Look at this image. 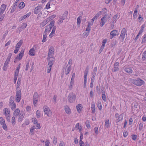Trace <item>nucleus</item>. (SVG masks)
I'll return each instance as SVG.
<instances>
[{
    "instance_id": "6e6d98bb",
    "label": "nucleus",
    "mask_w": 146,
    "mask_h": 146,
    "mask_svg": "<svg viewBox=\"0 0 146 146\" xmlns=\"http://www.w3.org/2000/svg\"><path fill=\"white\" fill-rule=\"evenodd\" d=\"M101 13H102L103 14H105L106 13L107 11V9L105 8H104L102 9V11H101Z\"/></svg>"
},
{
    "instance_id": "7ed1b4c3",
    "label": "nucleus",
    "mask_w": 146,
    "mask_h": 146,
    "mask_svg": "<svg viewBox=\"0 0 146 146\" xmlns=\"http://www.w3.org/2000/svg\"><path fill=\"white\" fill-rule=\"evenodd\" d=\"M132 82L133 84L138 86H140L144 83L143 80L139 78L137 80H133Z\"/></svg>"
},
{
    "instance_id": "20e7f679",
    "label": "nucleus",
    "mask_w": 146,
    "mask_h": 146,
    "mask_svg": "<svg viewBox=\"0 0 146 146\" xmlns=\"http://www.w3.org/2000/svg\"><path fill=\"white\" fill-rule=\"evenodd\" d=\"M54 23L55 21L54 20L51 21L50 24L46 26L44 33L50 32L52 28L54 27Z\"/></svg>"
},
{
    "instance_id": "dca6fc26",
    "label": "nucleus",
    "mask_w": 146,
    "mask_h": 146,
    "mask_svg": "<svg viewBox=\"0 0 146 146\" xmlns=\"http://www.w3.org/2000/svg\"><path fill=\"white\" fill-rule=\"evenodd\" d=\"M6 5L5 4L2 5L0 8V15H2L6 9Z\"/></svg>"
},
{
    "instance_id": "8fccbe9b",
    "label": "nucleus",
    "mask_w": 146,
    "mask_h": 146,
    "mask_svg": "<svg viewBox=\"0 0 146 146\" xmlns=\"http://www.w3.org/2000/svg\"><path fill=\"white\" fill-rule=\"evenodd\" d=\"M47 37L46 35L44 34L43 35V38L42 40V42H45L46 40V38Z\"/></svg>"
},
{
    "instance_id": "a18cd8bd",
    "label": "nucleus",
    "mask_w": 146,
    "mask_h": 146,
    "mask_svg": "<svg viewBox=\"0 0 146 146\" xmlns=\"http://www.w3.org/2000/svg\"><path fill=\"white\" fill-rule=\"evenodd\" d=\"M90 25H91L92 24H91L90 22H89L87 25V27L86 29V31H90Z\"/></svg>"
},
{
    "instance_id": "4c0bfd02",
    "label": "nucleus",
    "mask_w": 146,
    "mask_h": 146,
    "mask_svg": "<svg viewBox=\"0 0 146 146\" xmlns=\"http://www.w3.org/2000/svg\"><path fill=\"white\" fill-rule=\"evenodd\" d=\"M23 43V41L22 40H21L19 41L15 47L18 48H19L22 45Z\"/></svg>"
},
{
    "instance_id": "9d476101",
    "label": "nucleus",
    "mask_w": 146,
    "mask_h": 146,
    "mask_svg": "<svg viewBox=\"0 0 146 146\" xmlns=\"http://www.w3.org/2000/svg\"><path fill=\"white\" fill-rule=\"evenodd\" d=\"M107 18V17L104 16L101 19L100 26L101 27H102L104 26L106 21Z\"/></svg>"
},
{
    "instance_id": "0eeeda50",
    "label": "nucleus",
    "mask_w": 146,
    "mask_h": 146,
    "mask_svg": "<svg viewBox=\"0 0 146 146\" xmlns=\"http://www.w3.org/2000/svg\"><path fill=\"white\" fill-rule=\"evenodd\" d=\"M33 103L34 106H36V104L38 100V96L36 92H35L33 96Z\"/></svg>"
},
{
    "instance_id": "aec40b11",
    "label": "nucleus",
    "mask_w": 146,
    "mask_h": 146,
    "mask_svg": "<svg viewBox=\"0 0 146 146\" xmlns=\"http://www.w3.org/2000/svg\"><path fill=\"white\" fill-rule=\"evenodd\" d=\"M19 0H16L14 4V5L12 7V9L11 11L10 12L11 13H13L15 10L17 6V3Z\"/></svg>"
},
{
    "instance_id": "4468645a",
    "label": "nucleus",
    "mask_w": 146,
    "mask_h": 146,
    "mask_svg": "<svg viewBox=\"0 0 146 146\" xmlns=\"http://www.w3.org/2000/svg\"><path fill=\"white\" fill-rule=\"evenodd\" d=\"M0 123L2 125L3 128H7L4 119L2 117H0Z\"/></svg>"
},
{
    "instance_id": "79ce46f5",
    "label": "nucleus",
    "mask_w": 146,
    "mask_h": 146,
    "mask_svg": "<svg viewBox=\"0 0 146 146\" xmlns=\"http://www.w3.org/2000/svg\"><path fill=\"white\" fill-rule=\"evenodd\" d=\"M14 98L13 96H11L9 99V104L14 103Z\"/></svg>"
},
{
    "instance_id": "680f3d73",
    "label": "nucleus",
    "mask_w": 146,
    "mask_h": 146,
    "mask_svg": "<svg viewBox=\"0 0 146 146\" xmlns=\"http://www.w3.org/2000/svg\"><path fill=\"white\" fill-rule=\"evenodd\" d=\"M118 17V15H115L113 17V22H114V21H115L117 19V17Z\"/></svg>"
},
{
    "instance_id": "ddd939ff",
    "label": "nucleus",
    "mask_w": 146,
    "mask_h": 146,
    "mask_svg": "<svg viewBox=\"0 0 146 146\" xmlns=\"http://www.w3.org/2000/svg\"><path fill=\"white\" fill-rule=\"evenodd\" d=\"M124 70L125 72L129 74L132 73L133 72L131 68L129 66L125 67L124 68Z\"/></svg>"
},
{
    "instance_id": "864d4df0",
    "label": "nucleus",
    "mask_w": 146,
    "mask_h": 146,
    "mask_svg": "<svg viewBox=\"0 0 146 146\" xmlns=\"http://www.w3.org/2000/svg\"><path fill=\"white\" fill-rule=\"evenodd\" d=\"M97 68L96 67H94V68L92 74H96L97 71Z\"/></svg>"
},
{
    "instance_id": "052dcab7",
    "label": "nucleus",
    "mask_w": 146,
    "mask_h": 146,
    "mask_svg": "<svg viewBox=\"0 0 146 146\" xmlns=\"http://www.w3.org/2000/svg\"><path fill=\"white\" fill-rule=\"evenodd\" d=\"M21 99V97H16L15 98V101L17 102H19Z\"/></svg>"
},
{
    "instance_id": "bf43d9fd",
    "label": "nucleus",
    "mask_w": 146,
    "mask_h": 146,
    "mask_svg": "<svg viewBox=\"0 0 146 146\" xmlns=\"http://www.w3.org/2000/svg\"><path fill=\"white\" fill-rule=\"evenodd\" d=\"M132 137V139L134 140H135L137 137V135H131Z\"/></svg>"
},
{
    "instance_id": "39448f33",
    "label": "nucleus",
    "mask_w": 146,
    "mask_h": 146,
    "mask_svg": "<svg viewBox=\"0 0 146 146\" xmlns=\"http://www.w3.org/2000/svg\"><path fill=\"white\" fill-rule=\"evenodd\" d=\"M127 31L125 28H123L121 31V35L119 39L121 41H123L125 38V36L127 34Z\"/></svg>"
},
{
    "instance_id": "f257e3e1",
    "label": "nucleus",
    "mask_w": 146,
    "mask_h": 146,
    "mask_svg": "<svg viewBox=\"0 0 146 146\" xmlns=\"http://www.w3.org/2000/svg\"><path fill=\"white\" fill-rule=\"evenodd\" d=\"M3 113L5 116V117L7 121L8 122H10L11 118L10 110L7 108L4 109Z\"/></svg>"
},
{
    "instance_id": "3c124183",
    "label": "nucleus",
    "mask_w": 146,
    "mask_h": 146,
    "mask_svg": "<svg viewBox=\"0 0 146 146\" xmlns=\"http://www.w3.org/2000/svg\"><path fill=\"white\" fill-rule=\"evenodd\" d=\"M90 31H87V32L84 33H83L84 36V37H87L89 35Z\"/></svg>"
},
{
    "instance_id": "1a4fd4ad",
    "label": "nucleus",
    "mask_w": 146,
    "mask_h": 146,
    "mask_svg": "<svg viewBox=\"0 0 146 146\" xmlns=\"http://www.w3.org/2000/svg\"><path fill=\"white\" fill-rule=\"evenodd\" d=\"M24 49H22L19 54L15 58V59H18L19 60H21L23 55Z\"/></svg>"
},
{
    "instance_id": "cd10ccee",
    "label": "nucleus",
    "mask_w": 146,
    "mask_h": 146,
    "mask_svg": "<svg viewBox=\"0 0 146 146\" xmlns=\"http://www.w3.org/2000/svg\"><path fill=\"white\" fill-rule=\"evenodd\" d=\"M25 115L23 113H20L19 116L18 121L19 122L21 121L24 117Z\"/></svg>"
},
{
    "instance_id": "603ef678",
    "label": "nucleus",
    "mask_w": 146,
    "mask_h": 146,
    "mask_svg": "<svg viewBox=\"0 0 146 146\" xmlns=\"http://www.w3.org/2000/svg\"><path fill=\"white\" fill-rule=\"evenodd\" d=\"M49 66H48L47 67V72L48 73H49L51 70V68L52 67V66H51L50 65H48Z\"/></svg>"
},
{
    "instance_id": "f03ea898",
    "label": "nucleus",
    "mask_w": 146,
    "mask_h": 146,
    "mask_svg": "<svg viewBox=\"0 0 146 146\" xmlns=\"http://www.w3.org/2000/svg\"><path fill=\"white\" fill-rule=\"evenodd\" d=\"M68 100L70 103H74L76 99V96L73 92L70 93L68 95L67 98Z\"/></svg>"
},
{
    "instance_id": "774afa93",
    "label": "nucleus",
    "mask_w": 146,
    "mask_h": 146,
    "mask_svg": "<svg viewBox=\"0 0 146 146\" xmlns=\"http://www.w3.org/2000/svg\"><path fill=\"white\" fill-rule=\"evenodd\" d=\"M65 145L64 142L61 141L60 142L59 144V146H65Z\"/></svg>"
},
{
    "instance_id": "e433bc0d",
    "label": "nucleus",
    "mask_w": 146,
    "mask_h": 146,
    "mask_svg": "<svg viewBox=\"0 0 146 146\" xmlns=\"http://www.w3.org/2000/svg\"><path fill=\"white\" fill-rule=\"evenodd\" d=\"M25 4L23 2H21L18 6V7L19 8L22 9L25 6Z\"/></svg>"
},
{
    "instance_id": "bb28decb",
    "label": "nucleus",
    "mask_w": 146,
    "mask_h": 146,
    "mask_svg": "<svg viewBox=\"0 0 146 146\" xmlns=\"http://www.w3.org/2000/svg\"><path fill=\"white\" fill-rule=\"evenodd\" d=\"M35 49L34 47H33L31 49L29 52V54L31 56H34L35 54Z\"/></svg>"
},
{
    "instance_id": "c756f323",
    "label": "nucleus",
    "mask_w": 146,
    "mask_h": 146,
    "mask_svg": "<svg viewBox=\"0 0 146 146\" xmlns=\"http://www.w3.org/2000/svg\"><path fill=\"white\" fill-rule=\"evenodd\" d=\"M82 106L81 104H78L76 106V108L77 111L79 113H80L81 111V109L82 108Z\"/></svg>"
},
{
    "instance_id": "de8ad7c7",
    "label": "nucleus",
    "mask_w": 146,
    "mask_h": 146,
    "mask_svg": "<svg viewBox=\"0 0 146 146\" xmlns=\"http://www.w3.org/2000/svg\"><path fill=\"white\" fill-rule=\"evenodd\" d=\"M36 117L37 118H39L40 116V111L39 110H37L36 112Z\"/></svg>"
},
{
    "instance_id": "0e129e2a",
    "label": "nucleus",
    "mask_w": 146,
    "mask_h": 146,
    "mask_svg": "<svg viewBox=\"0 0 146 146\" xmlns=\"http://www.w3.org/2000/svg\"><path fill=\"white\" fill-rule=\"evenodd\" d=\"M51 18H48L46 19H45L43 21L45 22V23L46 24L47 23H48L49 21H50V19H51Z\"/></svg>"
},
{
    "instance_id": "2f4dec72",
    "label": "nucleus",
    "mask_w": 146,
    "mask_h": 146,
    "mask_svg": "<svg viewBox=\"0 0 146 146\" xmlns=\"http://www.w3.org/2000/svg\"><path fill=\"white\" fill-rule=\"evenodd\" d=\"M9 105L10 106L11 109L13 110L16 108V105L14 103L9 104Z\"/></svg>"
},
{
    "instance_id": "b1692460",
    "label": "nucleus",
    "mask_w": 146,
    "mask_h": 146,
    "mask_svg": "<svg viewBox=\"0 0 146 146\" xmlns=\"http://www.w3.org/2000/svg\"><path fill=\"white\" fill-rule=\"evenodd\" d=\"M40 6H37L35 7L34 11V13L35 14H37L40 11L41 8Z\"/></svg>"
},
{
    "instance_id": "412c9836",
    "label": "nucleus",
    "mask_w": 146,
    "mask_h": 146,
    "mask_svg": "<svg viewBox=\"0 0 146 146\" xmlns=\"http://www.w3.org/2000/svg\"><path fill=\"white\" fill-rule=\"evenodd\" d=\"M27 25L24 23H23L21 25V26L19 28H18L17 29V30H19V32L21 31L22 30L21 29H24L27 26Z\"/></svg>"
},
{
    "instance_id": "a878e982",
    "label": "nucleus",
    "mask_w": 146,
    "mask_h": 146,
    "mask_svg": "<svg viewBox=\"0 0 146 146\" xmlns=\"http://www.w3.org/2000/svg\"><path fill=\"white\" fill-rule=\"evenodd\" d=\"M91 108L92 113H94L95 112V103L94 102H92Z\"/></svg>"
},
{
    "instance_id": "7c9ffc66",
    "label": "nucleus",
    "mask_w": 146,
    "mask_h": 146,
    "mask_svg": "<svg viewBox=\"0 0 146 146\" xmlns=\"http://www.w3.org/2000/svg\"><path fill=\"white\" fill-rule=\"evenodd\" d=\"M89 71V67L88 66L86 68L84 72V77H87Z\"/></svg>"
},
{
    "instance_id": "9b49d317",
    "label": "nucleus",
    "mask_w": 146,
    "mask_h": 146,
    "mask_svg": "<svg viewBox=\"0 0 146 146\" xmlns=\"http://www.w3.org/2000/svg\"><path fill=\"white\" fill-rule=\"evenodd\" d=\"M54 52V48L52 46H51L49 50L48 55L49 57L53 56Z\"/></svg>"
},
{
    "instance_id": "5701e85b",
    "label": "nucleus",
    "mask_w": 146,
    "mask_h": 146,
    "mask_svg": "<svg viewBox=\"0 0 146 146\" xmlns=\"http://www.w3.org/2000/svg\"><path fill=\"white\" fill-rule=\"evenodd\" d=\"M56 28V26L54 27L53 28L52 31L49 36L50 38H52L53 36L55 34Z\"/></svg>"
},
{
    "instance_id": "09e8293b",
    "label": "nucleus",
    "mask_w": 146,
    "mask_h": 146,
    "mask_svg": "<svg viewBox=\"0 0 146 146\" xmlns=\"http://www.w3.org/2000/svg\"><path fill=\"white\" fill-rule=\"evenodd\" d=\"M15 117L13 116L11 119V123L13 125H14L15 124Z\"/></svg>"
},
{
    "instance_id": "f8f14e48",
    "label": "nucleus",
    "mask_w": 146,
    "mask_h": 146,
    "mask_svg": "<svg viewBox=\"0 0 146 146\" xmlns=\"http://www.w3.org/2000/svg\"><path fill=\"white\" fill-rule=\"evenodd\" d=\"M48 65L52 66L54 64V58L53 56H48Z\"/></svg>"
},
{
    "instance_id": "4d7b16f0",
    "label": "nucleus",
    "mask_w": 146,
    "mask_h": 146,
    "mask_svg": "<svg viewBox=\"0 0 146 146\" xmlns=\"http://www.w3.org/2000/svg\"><path fill=\"white\" fill-rule=\"evenodd\" d=\"M29 121L28 120H27V121L25 122V123H24L23 124V127H26V126H25V125H29Z\"/></svg>"
},
{
    "instance_id": "f704fd0d",
    "label": "nucleus",
    "mask_w": 146,
    "mask_h": 146,
    "mask_svg": "<svg viewBox=\"0 0 146 146\" xmlns=\"http://www.w3.org/2000/svg\"><path fill=\"white\" fill-rule=\"evenodd\" d=\"M74 81L71 80L69 86L68 87V90H71L72 88V86L74 85Z\"/></svg>"
},
{
    "instance_id": "a211bd4d",
    "label": "nucleus",
    "mask_w": 146,
    "mask_h": 146,
    "mask_svg": "<svg viewBox=\"0 0 146 146\" xmlns=\"http://www.w3.org/2000/svg\"><path fill=\"white\" fill-rule=\"evenodd\" d=\"M20 113V110L18 108L16 109L14 111L13 115L15 117H17L19 115Z\"/></svg>"
},
{
    "instance_id": "f3484780",
    "label": "nucleus",
    "mask_w": 146,
    "mask_h": 146,
    "mask_svg": "<svg viewBox=\"0 0 146 146\" xmlns=\"http://www.w3.org/2000/svg\"><path fill=\"white\" fill-rule=\"evenodd\" d=\"M117 33L118 31L117 30H113L111 31L110 33V35H111L110 36V38L112 39L113 37L116 36Z\"/></svg>"
},
{
    "instance_id": "49530a36",
    "label": "nucleus",
    "mask_w": 146,
    "mask_h": 146,
    "mask_svg": "<svg viewBox=\"0 0 146 146\" xmlns=\"http://www.w3.org/2000/svg\"><path fill=\"white\" fill-rule=\"evenodd\" d=\"M53 1V0H50L49 2H48L47 3V4H46V8L47 9H49V8H50V2H51L52 1Z\"/></svg>"
},
{
    "instance_id": "c9c22d12",
    "label": "nucleus",
    "mask_w": 146,
    "mask_h": 146,
    "mask_svg": "<svg viewBox=\"0 0 146 146\" xmlns=\"http://www.w3.org/2000/svg\"><path fill=\"white\" fill-rule=\"evenodd\" d=\"M142 61L146 60V50L144 51L142 54Z\"/></svg>"
},
{
    "instance_id": "13d9d810",
    "label": "nucleus",
    "mask_w": 146,
    "mask_h": 146,
    "mask_svg": "<svg viewBox=\"0 0 146 146\" xmlns=\"http://www.w3.org/2000/svg\"><path fill=\"white\" fill-rule=\"evenodd\" d=\"M105 46L102 45L99 51V54H100L103 50Z\"/></svg>"
},
{
    "instance_id": "338daca9",
    "label": "nucleus",
    "mask_w": 146,
    "mask_h": 146,
    "mask_svg": "<svg viewBox=\"0 0 146 146\" xmlns=\"http://www.w3.org/2000/svg\"><path fill=\"white\" fill-rule=\"evenodd\" d=\"M128 135V133L126 131H125L123 133V136L124 137H126Z\"/></svg>"
},
{
    "instance_id": "393cba45",
    "label": "nucleus",
    "mask_w": 146,
    "mask_h": 146,
    "mask_svg": "<svg viewBox=\"0 0 146 146\" xmlns=\"http://www.w3.org/2000/svg\"><path fill=\"white\" fill-rule=\"evenodd\" d=\"M33 121L34 123L36 125V126L38 128H40V125L39 123L37 122V120L35 118L33 119Z\"/></svg>"
},
{
    "instance_id": "6e6552de",
    "label": "nucleus",
    "mask_w": 146,
    "mask_h": 146,
    "mask_svg": "<svg viewBox=\"0 0 146 146\" xmlns=\"http://www.w3.org/2000/svg\"><path fill=\"white\" fill-rule=\"evenodd\" d=\"M45 114H46L47 116L49 117L51 116L52 115V112L50 109L48 108H45L44 110Z\"/></svg>"
},
{
    "instance_id": "2eb2a0df",
    "label": "nucleus",
    "mask_w": 146,
    "mask_h": 146,
    "mask_svg": "<svg viewBox=\"0 0 146 146\" xmlns=\"http://www.w3.org/2000/svg\"><path fill=\"white\" fill-rule=\"evenodd\" d=\"M71 70V67L70 65H67L65 70V73L66 75L68 74Z\"/></svg>"
},
{
    "instance_id": "72a5a7b5",
    "label": "nucleus",
    "mask_w": 146,
    "mask_h": 146,
    "mask_svg": "<svg viewBox=\"0 0 146 146\" xmlns=\"http://www.w3.org/2000/svg\"><path fill=\"white\" fill-rule=\"evenodd\" d=\"M97 106L99 110H101L102 107L101 103L100 101H98L97 102Z\"/></svg>"
},
{
    "instance_id": "e2e57ef3",
    "label": "nucleus",
    "mask_w": 146,
    "mask_h": 146,
    "mask_svg": "<svg viewBox=\"0 0 146 146\" xmlns=\"http://www.w3.org/2000/svg\"><path fill=\"white\" fill-rule=\"evenodd\" d=\"M57 97V96L56 95H55L54 96L53 98V100L54 103V104H55L56 102Z\"/></svg>"
},
{
    "instance_id": "5fc2aeb1",
    "label": "nucleus",
    "mask_w": 146,
    "mask_h": 146,
    "mask_svg": "<svg viewBox=\"0 0 146 146\" xmlns=\"http://www.w3.org/2000/svg\"><path fill=\"white\" fill-rule=\"evenodd\" d=\"M102 98L104 102H106V96L105 94H102Z\"/></svg>"
},
{
    "instance_id": "c85d7f7f",
    "label": "nucleus",
    "mask_w": 146,
    "mask_h": 146,
    "mask_svg": "<svg viewBox=\"0 0 146 146\" xmlns=\"http://www.w3.org/2000/svg\"><path fill=\"white\" fill-rule=\"evenodd\" d=\"M16 97H21V90L16 88Z\"/></svg>"
},
{
    "instance_id": "a19ab883",
    "label": "nucleus",
    "mask_w": 146,
    "mask_h": 146,
    "mask_svg": "<svg viewBox=\"0 0 146 146\" xmlns=\"http://www.w3.org/2000/svg\"><path fill=\"white\" fill-rule=\"evenodd\" d=\"M21 79L19 78L18 79L17 82V86L16 88L18 89L19 88V86L20 85L21 83Z\"/></svg>"
},
{
    "instance_id": "58836bf2",
    "label": "nucleus",
    "mask_w": 146,
    "mask_h": 146,
    "mask_svg": "<svg viewBox=\"0 0 146 146\" xmlns=\"http://www.w3.org/2000/svg\"><path fill=\"white\" fill-rule=\"evenodd\" d=\"M80 17H81V16H79L77 19V23L78 27H79L80 26V23H81V20Z\"/></svg>"
},
{
    "instance_id": "6ab92c4d",
    "label": "nucleus",
    "mask_w": 146,
    "mask_h": 146,
    "mask_svg": "<svg viewBox=\"0 0 146 146\" xmlns=\"http://www.w3.org/2000/svg\"><path fill=\"white\" fill-rule=\"evenodd\" d=\"M119 63L118 62H115L114 64V67L113 68V71L116 72L119 70Z\"/></svg>"
},
{
    "instance_id": "473e14b6",
    "label": "nucleus",
    "mask_w": 146,
    "mask_h": 146,
    "mask_svg": "<svg viewBox=\"0 0 146 146\" xmlns=\"http://www.w3.org/2000/svg\"><path fill=\"white\" fill-rule=\"evenodd\" d=\"M68 14V12L67 11H65L64 14H63L62 18L63 19H66L67 17V15Z\"/></svg>"
},
{
    "instance_id": "423d86ee",
    "label": "nucleus",
    "mask_w": 146,
    "mask_h": 146,
    "mask_svg": "<svg viewBox=\"0 0 146 146\" xmlns=\"http://www.w3.org/2000/svg\"><path fill=\"white\" fill-rule=\"evenodd\" d=\"M115 117L116 119V122H118L122 120L123 117V113H121L119 115L118 113H116L115 114Z\"/></svg>"
},
{
    "instance_id": "ea45409f",
    "label": "nucleus",
    "mask_w": 146,
    "mask_h": 146,
    "mask_svg": "<svg viewBox=\"0 0 146 146\" xmlns=\"http://www.w3.org/2000/svg\"><path fill=\"white\" fill-rule=\"evenodd\" d=\"M145 28V25H143L141 27V29L139 32V34H141L143 32L144 29Z\"/></svg>"
},
{
    "instance_id": "4be33fe9",
    "label": "nucleus",
    "mask_w": 146,
    "mask_h": 146,
    "mask_svg": "<svg viewBox=\"0 0 146 146\" xmlns=\"http://www.w3.org/2000/svg\"><path fill=\"white\" fill-rule=\"evenodd\" d=\"M64 110L66 113L69 114L71 113V110L69 107L67 105L64 106Z\"/></svg>"
},
{
    "instance_id": "37998d69",
    "label": "nucleus",
    "mask_w": 146,
    "mask_h": 146,
    "mask_svg": "<svg viewBox=\"0 0 146 146\" xmlns=\"http://www.w3.org/2000/svg\"><path fill=\"white\" fill-rule=\"evenodd\" d=\"M146 41V34H145L143 36L142 40L141 43L143 44Z\"/></svg>"
},
{
    "instance_id": "c03bdc74",
    "label": "nucleus",
    "mask_w": 146,
    "mask_h": 146,
    "mask_svg": "<svg viewBox=\"0 0 146 146\" xmlns=\"http://www.w3.org/2000/svg\"><path fill=\"white\" fill-rule=\"evenodd\" d=\"M110 122L108 119L106 120L105 121V125L106 127H110Z\"/></svg>"
},
{
    "instance_id": "69168bd1",
    "label": "nucleus",
    "mask_w": 146,
    "mask_h": 146,
    "mask_svg": "<svg viewBox=\"0 0 146 146\" xmlns=\"http://www.w3.org/2000/svg\"><path fill=\"white\" fill-rule=\"evenodd\" d=\"M46 23H45V22H44V21L41 23L40 24V27H42L46 25Z\"/></svg>"
}]
</instances>
